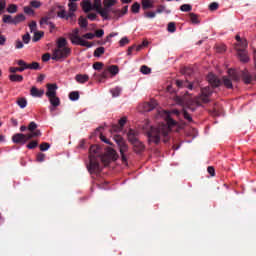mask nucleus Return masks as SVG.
<instances>
[{"mask_svg":"<svg viewBox=\"0 0 256 256\" xmlns=\"http://www.w3.org/2000/svg\"><path fill=\"white\" fill-rule=\"evenodd\" d=\"M171 114L179 117L181 112H179V110H172L171 112L160 110L158 111L157 119H163L166 124L162 123L159 127L149 126V124L146 125V129L149 126L146 131L149 143L157 144L161 141V137H167V135L171 133V128L177 125V121L171 118Z\"/></svg>","mask_w":256,"mask_h":256,"instance_id":"f257e3e1","label":"nucleus"},{"mask_svg":"<svg viewBox=\"0 0 256 256\" xmlns=\"http://www.w3.org/2000/svg\"><path fill=\"white\" fill-rule=\"evenodd\" d=\"M228 75L229 77L224 76L221 81L215 74L210 73L207 76L208 83L212 87H221V85H224L226 89H233V81H240L241 76H239V72L233 69L228 70Z\"/></svg>","mask_w":256,"mask_h":256,"instance_id":"f03ea898","label":"nucleus"},{"mask_svg":"<svg viewBox=\"0 0 256 256\" xmlns=\"http://www.w3.org/2000/svg\"><path fill=\"white\" fill-rule=\"evenodd\" d=\"M71 56V48L67 46V39L60 37L56 41V48L52 51V61H65Z\"/></svg>","mask_w":256,"mask_h":256,"instance_id":"7ed1b4c3","label":"nucleus"},{"mask_svg":"<svg viewBox=\"0 0 256 256\" xmlns=\"http://www.w3.org/2000/svg\"><path fill=\"white\" fill-rule=\"evenodd\" d=\"M33 137H41V130H35V132H32L30 134H15L12 137V141L17 145H25V143H27V141H29L30 139H33Z\"/></svg>","mask_w":256,"mask_h":256,"instance_id":"20e7f679","label":"nucleus"},{"mask_svg":"<svg viewBox=\"0 0 256 256\" xmlns=\"http://www.w3.org/2000/svg\"><path fill=\"white\" fill-rule=\"evenodd\" d=\"M104 7L98 10V15L102 17L104 21H109V13H111V7L117 5V0H105L103 2Z\"/></svg>","mask_w":256,"mask_h":256,"instance_id":"39448f33","label":"nucleus"},{"mask_svg":"<svg viewBox=\"0 0 256 256\" xmlns=\"http://www.w3.org/2000/svg\"><path fill=\"white\" fill-rule=\"evenodd\" d=\"M114 141L117 143L119 147V151H120V155L123 163L127 165V156L125 155V153L129 151V146H127V144L125 143V140H123V137L119 135H114Z\"/></svg>","mask_w":256,"mask_h":256,"instance_id":"423d86ee","label":"nucleus"},{"mask_svg":"<svg viewBox=\"0 0 256 256\" xmlns=\"http://www.w3.org/2000/svg\"><path fill=\"white\" fill-rule=\"evenodd\" d=\"M89 164L87 165V169L89 173H98V171H101V168L99 166V161H101V158H97L96 156H89Z\"/></svg>","mask_w":256,"mask_h":256,"instance_id":"0eeeda50","label":"nucleus"},{"mask_svg":"<svg viewBox=\"0 0 256 256\" xmlns=\"http://www.w3.org/2000/svg\"><path fill=\"white\" fill-rule=\"evenodd\" d=\"M100 159L104 165H109L110 161H116L117 152L113 148H108L105 155L101 156Z\"/></svg>","mask_w":256,"mask_h":256,"instance_id":"6e6552de","label":"nucleus"},{"mask_svg":"<svg viewBox=\"0 0 256 256\" xmlns=\"http://www.w3.org/2000/svg\"><path fill=\"white\" fill-rule=\"evenodd\" d=\"M212 93L213 90L211 89V87L207 86L202 88L201 94L199 96L200 101H202L203 103H209V97H211Z\"/></svg>","mask_w":256,"mask_h":256,"instance_id":"1a4fd4ad","label":"nucleus"},{"mask_svg":"<svg viewBox=\"0 0 256 256\" xmlns=\"http://www.w3.org/2000/svg\"><path fill=\"white\" fill-rule=\"evenodd\" d=\"M69 13L66 17L67 21L71 19L72 23H75V11H77V3L69 1L68 3Z\"/></svg>","mask_w":256,"mask_h":256,"instance_id":"9d476101","label":"nucleus"},{"mask_svg":"<svg viewBox=\"0 0 256 256\" xmlns=\"http://www.w3.org/2000/svg\"><path fill=\"white\" fill-rule=\"evenodd\" d=\"M46 87H47L46 97L50 98V97L57 96V89H59L57 84H47Z\"/></svg>","mask_w":256,"mask_h":256,"instance_id":"9b49d317","label":"nucleus"},{"mask_svg":"<svg viewBox=\"0 0 256 256\" xmlns=\"http://www.w3.org/2000/svg\"><path fill=\"white\" fill-rule=\"evenodd\" d=\"M237 55L242 63H248L249 55L247 54V49L237 48Z\"/></svg>","mask_w":256,"mask_h":256,"instance_id":"f8f14e48","label":"nucleus"},{"mask_svg":"<svg viewBox=\"0 0 256 256\" xmlns=\"http://www.w3.org/2000/svg\"><path fill=\"white\" fill-rule=\"evenodd\" d=\"M157 107V101L151 100L150 102H145L142 104V109L144 113H149V111H153Z\"/></svg>","mask_w":256,"mask_h":256,"instance_id":"ddd939ff","label":"nucleus"},{"mask_svg":"<svg viewBox=\"0 0 256 256\" xmlns=\"http://www.w3.org/2000/svg\"><path fill=\"white\" fill-rule=\"evenodd\" d=\"M82 11L84 13H89L90 11H95V8L93 7V4L91 3V0H83L81 2Z\"/></svg>","mask_w":256,"mask_h":256,"instance_id":"4468645a","label":"nucleus"},{"mask_svg":"<svg viewBox=\"0 0 256 256\" xmlns=\"http://www.w3.org/2000/svg\"><path fill=\"white\" fill-rule=\"evenodd\" d=\"M48 99L52 106V107H50V111H55V109H57V107H59V105H61V99H59V97H57V96H52Z\"/></svg>","mask_w":256,"mask_h":256,"instance_id":"2eb2a0df","label":"nucleus"},{"mask_svg":"<svg viewBox=\"0 0 256 256\" xmlns=\"http://www.w3.org/2000/svg\"><path fill=\"white\" fill-rule=\"evenodd\" d=\"M30 95L32 97L41 98V97H43V95H45V90L44 89H38L37 87L33 86L30 90Z\"/></svg>","mask_w":256,"mask_h":256,"instance_id":"dca6fc26","label":"nucleus"},{"mask_svg":"<svg viewBox=\"0 0 256 256\" xmlns=\"http://www.w3.org/2000/svg\"><path fill=\"white\" fill-rule=\"evenodd\" d=\"M101 148L98 145H92L90 147V157H96V159H101L99 155Z\"/></svg>","mask_w":256,"mask_h":256,"instance_id":"f3484780","label":"nucleus"},{"mask_svg":"<svg viewBox=\"0 0 256 256\" xmlns=\"http://www.w3.org/2000/svg\"><path fill=\"white\" fill-rule=\"evenodd\" d=\"M239 77L242 76V80L246 85H249L251 83V81H253V78L251 77V74H249V72L247 71H243L241 73H239Z\"/></svg>","mask_w":256,"mask_h":256,"instance_id":"a211bd4d","label":"nucleus"},{"mask_svg":"<svg viewBox=\"0 0 256 256\" xmlns=\"http://www.w3.org/2000/svg\"><path fill=\"white\" fill-rule=\"evenodd\" d=\"M125 123H127V118L123 117L119 120V126H113L111 131H114L115 133H119V131L123 130V127H125Z\"/></svg>","mask_w":256,"mask_h":256,"instance_id":"6ab92c4d","label":"nucleus"},{"mask_svg":"<svg viewBox=\"0 0 256 256\" xmlns=\"http://www.w3.org/2000/svg\"><path fill=\"white\" fill-rule=\"evenodd\" d=\"M75 81L80 84L87 83L89 81V75L87 74H77L75 76Z\"/></svg>","mask_w":256,"mask_h":256,"instance_id":"aec40b11","label":"nucleus"},{"mask_svg":"<svg viewBox=\"0 0 256 256\" xmlns=\"http://www.w3.org/2000/svg\"><path fill=\"white\" fill-rule=\"evenodd\" d=\"M132 145L136 153H141V151L145 150V145L139 140H136Z\"/></svg>","mask_w":256,"mask_h":256,"instance_id":"412c9836","label":"nucleus"},{"mask_svg":"<svg viewBox=\"0 0 256 256\" xmlns=\"http://www.w3.org/2000/svg\"><path fill=\"white\" fill-rule=\"evenodd\" d=\"M9 79L12 83H21L23 82V75L11 74L9 75Z\"/></svg>","mask_w":256,"mask_h":256,"instance_id":"4be33fe9","label":"nucleus"},{"mask_svg":"<svg viewBox=\"0 0 256 256\" xmlns=\"http://www.w3.org/2000/svg\"><path fill=\"white\" fill-rule=\"evenodd\" d=\"M128 11H129V6H124L121 10L119 9L113 10L112 13H119V15L117 16V19H120V17L127 15Z\"/></svg>","mask_w":256,"mask_h":256,"instance_id":"5701e85b","label":"nucleus"},{"mask_svg":"<svg viewBox=\"0 0 256 256\" xmlns=\"http://www.w3.org/2000/svg\"><path fill=\"white\" fill-rule=\"evenodd\" d=\"M107 68L111 77H115L116 75L119 74V66L111 65V66H108Z\"/></svg>","mask_w":256,"mask_h":256,"instance_id":"b1692460","label":"nucleus"},{"mask_svg":"<svg viewBox=\"0 0 256 256\" xmlns=\"http://www.w3.org/2000/svg\"><path fill=\"white\" fill-rule=\"evenodd\" d=\"M155 4L153 0H142V8L143 9H153Z\"/></svg>","mask_w":256,"mask_h":256,"instance_id":"393cba45","label":"nucleus"},{"mask_svg":"<svg viewBox=\"0 0 256 256\" xmlns=\"http://www.w3.org/2000/svg\"><path fill=\"white\" fill-rule=\"evenodd\" d=\"M248 46L249 42H247V39L242 38V40L236 44V51L237 49H247Z\"/></svg>","mask_w":256,"mask_h":256,"instance_id":"a878e982","label":"nucleus"},{"mask_svg":"<svg viewBox=\"0 0 256 256\" xmlns=\"http://www.w3.org/2000/svg\"><path fill=\"white\" fill-rule=\"evenodd\" d=\"M25 15L24 14H18L13 18V25H19V23H23L25 21Z\"/></svg>","mask_w":256,"mask_h":256,"instance_id":"bb28decb","label":"nucleus"},{"mask_svg":"<svg viewBox=\"0 0 256 256\" xmlns=\"http://www.w3.org/2000/svg\"><path fill=\"white\" fill-rule=\"evenodd\" d=\"M45 32L43 31H38L34 32V36L32 38L33 43H37L38 41H41V38L44 37Z\"/></svg>","mask_w":256,"mask_h":256,"instance_id":"cd10ccee","label":"nucleus"},{"mask_svg":"<svg viewBox=\"0 0 256 256\" xmlns=\"http://www.w3.org/2000/svg\"><path fill=\"white\" fill-rule=\"evenodd\" d=\"M128 141H130L132 145L136 143V141H139V139H137V136L135 135V132H133V130H130L128 132Z\"/></svg>","mask_w":256,"mask_h":256,"instance_id":"c85d7f7f","label":"nucleus"},{"mask_svg":"<svg viewBox=\"0 0 256 256\" xmlns=\"http://www.w3.org/2000/svg\"><path fill=\"white\" fill-rule=\"evenodd\" d=\"M121 91H122L121 87L116 86L115 88H112L110 90V93L112 94V97H119V95H121Z\"/></svg>","mask_w":256,"mask_h":256,"instance_id":"c756f323","label":"nucleus"},{"mask_svg":"<svg viewBox=\"0 0 256 256\" xmlns=\"http://www.w3.org/2000/svg\"><path fill=\"white\" fill-rule=\"evenodd\" d=\"M180 11L183 13H189L190 11H193V6H191V4H183L180 6Z\"/></svg>","mask_w":256,"mask_h":256,"instance_id":"7c9ffc66","label":"nucleus"},{"mask_svg":"<svg viewBox=\"0 0 256 256\" xmlns=\"http://www.w3.org/2000/svg\"><path fill=\"white\" fill-rule=\"evenodd\" d=\"M189 17H190L191 23H193L194 25H199V16H197V14L190 13Z\"/></svg>","mask_w":256,"mask_h":256,"instance_id":"2f4dec72","label":"nucleus"},{"mask_svg":"<svg viewBox=\"0 0 256 256\" xmlns=\"http://www.w3.org/2000/svg\"><path fill=\"white\" fill-rule=\"evenodd\" d=\"M81 47H87V49H91L93 47V44L89 43L87 40L80 38V42L78 43Z\"/></svg>","mask_w":256,"mask_h":256,"instance_id":"473e14b6","label":"nucleus"},{"mask_svg":"<svg viewBox=\"0 0 256 256\" xmlns=\"http://www.w3.org/2000/svg\"><path fill=\"white\" fill-rule=\"evenodd\" d=\"M70 41L72 45H79V42L81 41V37L77 35H70Z\"/></svg>","mask_w":256,"mask_h":256,"instance_id":"72a5a7b5","label":"nucleus"},{"mask_svg":"<svg viewBox=\"0 0 256 256\" xmlns=\"http://www.w3.org/2000/svg\"><path fill=\"white\" fill-rule=\"evenodd\" d=\"M27 69H31V70H34V71H39V69H41V66L39 65L38 62H32L31 64H28Z\"/></svg>","mask_w":256,"mask_h":256,"instance_id":"f704fd0d","label":"nucleus"},{"mask_svg":"<svg viewBox=\"0 0 256 256\" xmlns=\"http://www.w3.org/2000/svg\"><path fill=\"white\" fill-rule=\"evenodd\" d=\"M69 99L70 101H79V93L77 91L70 92Z\"/></svg>","mask_w":256,"mask_h":256,"instance_id":"c9c22d12","label":"nucleus"},{"mask_svg":"<svg viewBox=\"0 0 256 256\" xmlns=\"http://www.w3.org/2000/svg\"><path fill=\"white\" fill-rule=\"evenodd\" d=\"M78 25H80L82 28H85L87 25H89V22L87 21V18L80 17L78 19Z\"/></svg>","mask_w":256,"mask_h":256,"instance_id":"e433bc0d","label":"nucleus"},{"mask_svg":"<svg viewBox=\"0 0 256 256\" xmlns=\"http://www.w3.org/2000/svg\"><path fill=\"white\" fill-rule=\"evenodd\" d=\"M105 53V47H98L95 51H94V57H100Z\"/></svg>","mask_w":256,"mask_h":256,"instance_id":"4c0bfd02","label":"nucleus"},{"mask_svg":"<svg viewBox=\"0 0 256 256\" xmlns=\"http://www.w3.org/2000/svg\"><path fill=\"white\" fill-rule=\"evenodd\" d=\"M17 105L20 106V109H25L27 107V99L25 98L18 99Z\"/></svg>","mask_w":256,"mask_h":256,"instance_id":"58836bf2","label":"nucleus"},{"mask_svg":"<svg viewBox=\"0 0 256 256\" xmlns=\"http://www.w3.org/2000/svg\"><path fill=\"white\" fill-rule=\"evenodd\" d=\"M7 13H17V4H9L7 7Z\"/></svg>","mask_w":256,"mask_h":256,"instance_id":"ea45409f","label":"nucleus"},{"mask_svg":"<svg viewBox=\"0 0 256 256\" xmlns=\"http://www.w3.org/2000/svg\"><path fill=\"white\" fill-rule=\"evenodd\" d=\"M109 77H111V74L109 72V68H106L102 71V73L100 74V78L101 79H109Z\"/></svg>","mask_w":256,"mask_h":256,"instance_id":"a19ab883","label":"nucleus"},{"mask_svg":"<svg viewBox=\"0 0 256 256\" xmlns=\"http://www.w3.org/2000/svg\"><path fill=\"white\" fill-rule=\"evenodd\" d=\"M13 19L11 15H4L2 18L3 23H9L10 25H13Z\"/></svg>","mask_w":256,"mask_h":256,"instance_id":"79ce46f5","label":"nucleus"},{"mask_svg":"<svg viewBox=\"0 0 256 256\" xmlns=\"http://www.w3.org/2000/svg\"><path fill=\"white\" fill-rule=\"evenodd\" d=\"M92 6L94 7V11H96V13H98L99 9L102 8L101 0H94V4H92Z\"/></svg>","mask_w":256,"mask_h":256,"instance_id":"37998d69","label":"nucleus"},{"mask_svg":"<svg viewBox=\"0 0 256 256\" xmlns=\"http://www.w3.org/2000/svg\"><path fill=\"white\" fill-rule=\"evenodd\" d=\"M157 13H167V14H169V13H171V10H167V9L165 8V6L160 5V6L156 9V14H157Z\"/></svg>","mask_w":256,"mask_h":256,"instance_id":"c03bdc74","label":"nucleus"},{"mask_svg":"<svg viewBox=\"0 0 256 256\" xmlns=\"http://www.w3.org/2000/svg\"><path fill=\"white\" fill-rule=\"evenodd\" d=\"M22 41L25 43V45H29L31 41V35L29 33H26L22 36Z\"/></svg>","mask_w":256,"mask_h":256,"instance_id":"a18cd8bd","label":"nucleus"},{"mask_svg":"<svg viewBox=\"0 0 256 256\" xmlns=\"http://www.w3.org/2000/svg\"><path fill=\"white\" fill-rule=\"evenodd\" d=\"M9 71H10L12 74L17 73V71H19V73H23V71H25V68H21V67H10V68H9Z\"/></svg>","mask_w":256,"mask_h":256,"instance_id":"49530a36","label":"nucleus"},{"mask_svg":"<svg viewBox=\"0 0 256 256\" xmlns=\"http://www.w3.org/2000/svg\"><path fill=\"white\" fill-rule=\"evenodd\" d=\"M168 31L169 33H175V31H177V27H175V22H170L168 24Z\"/></svg>","mask_w":256,"mask_h":256,"instance_id":"de8ad7c7","label":"nucleus"},{"mask_svg":"<svg viewBox=\"0 0 256 256\" xmlns=\"http://www.w3.org/2000/svg\"><path fill=\"white\" fill-rule=\"evenodd\" d=\"M140 71L143 73V75H149V73H151V68L144 65L140 68Z\"/></svg>","mask_w":256,"mask_h":256,"instance_id":"09e8293b","label":"nucleus"},{"mask_svg":"<svg viewBox=\"0 0 256 256\" xmlns=\"http://www.w3.org/2000/svg\"><path fill=\"white\" fill-rule=\"evenodd\" d=\"M17 65H19V67L21 69H24V71H25V69H28L29 64H27L24 60H18Z\"/></svg>","mask_w":256,"mask_h":256,"instance_id":"8fccbe9b","label":"nucleus"},{"mask_svg":"<svg viewBox=\"0 0 256 256\" xmlns=\"http://www.w3.org/2000/svg\"><path fill=\"white\" fill-rule=\"evenodd\" d=\"M51 18H49V17H43V18H41V20H40V25L41 26H43V25H49V23H51Z\"/></svg>","mask_w":256,"mask_h":256,"instance_id":"3c124183","label":"nucleus"},{"mask_svg":"<svg viewBox=\"0 0 256 256\" xmlns=\"http://www.w3.org/2000/svg\"><path fill=\"white\" fill-rule=\"evenodd\" d=\"M28 27L30 28L31 33H33V31L37 32V22L36 21H31V23L28 25Z\"/></svg>","mask_w":256,"mask_h":256,"instance_id":"603ef678","label":"nucleus"},{"mask_svg":"<svg viewBox=\"0 0 256 256\" xmlns=\"http://www.w3.org/2000/svg\"><path fill=\"white\" fill-rule=\"evenodd\" d=\"M31 7H33L34 9H39V7H41V2L38 0H32L30 2Z\"/></svg>","mask_w":256,"mask_h":256,"instance_id":"864d4df0","label":"nucleus"},{"mask_svg":"<svg viewBox=\"0 0 256 256\" xmlns=\"http://www.w3.org/2000/svg\"><path fill=\"white\" fill-rule=\"evenodd\" d=\"M37 129V123L30 122L28 125V131H31V133H35V130Z\"/></svg>","mask_w":256,"mask_h":256,"instance_id":"5fc2aeb1","label":"nucleus"},{"mask_svg":"<svg viewBox=\"0 0 256 256\" xmlns=\"http://www.w3.org/2000/svg\"><path fill=\"white\" fill-rule=\"evenodd\" d=\"M119 45L120 47H125V45H129V38L127 37L121 38V40L119 41Z\"/></svg>","mask_w":256,"mask_h":256,"instance_id":"6e6d98bb","label":"nucleus"},{"mask_svg":"<svg viewBox=\"0 0 256 256\" xmlns=\"http://www.w3.org/2000/svg\"><path fill=\"white\" fill-rule=\"evenodd\" d=\"M141 9V5L139 3H134L132 5V13H139V10Z\"/></svg>","mask_w":256,"mask_h":256,"instance_id":"4d7b16f0","label":"nucleus"},{"mask_svg":"<svg viewBox=\"0 0 256 256\" xmlns=\"http://www.w3.org/2000/svg\"><path fill=\"white\" fill-rule=\"evenodd\" d=\"M103 63L102 62H96L93 64V69H95V71H101V69H103Z\"/></svg>","mask_w":256,"mask_h":256,"instance_id":"13d9d810","label":"nucleus"},{"mask_svg":"<svg viewBox=\"0 0 256 256\" xmlns=\"http://www.w3.org/2000/svg\"><path fill=\"white\" fill-rule=\"evenodd\" d=\"M182 114L184 119H186V121H193V118L191 117V115H189V113L187 112V110H182Z\"/></svg>","mask_w":256,"mask_h":256,"instance_id":"bf43d9fd","label":"nucleus"},{"mask_svg":"<svg viewBox=\"0 0 256 256\" xmlns=\"http://www.w3.org/2000/svg\"><path fill=\"white\" fill-rule=\"evenodd\" d=\"M49 147H51V145H49L47 142H44L40 144V151H49Z\"/></svg>","mask_w":256,"mask_h":256,"instance_id":"052dcab7","label":"nucleus"},{"mask_svg":"<svg viewBox=\"0 0 256 256\" xmlns=\"http://www.w3.org/2000/svg\"><path fill=\"white\" fill-rule=\"evenodd\" d=\"M209 9L210 11H217L219 9V3L217 2H212L210 5H209Z\"/></svg>","mask_w":256,"mask_h":256,"instance_id":"680f3d73","label":"nucleus"},{"mask_svg":"<svg viewBox=\"0 0 256 256\" xmlns=\"http://www.w3.org/2000/svg\"><path fill=\"white\" fill-rule=\"evenodd\" d=\"M39 145V142L37 141H31L27 144V149H35Z\"/></svg>","mask_w":256,"mask_h":256,"instance_id":"e2e57ef3","label":"nucleus"},{"mask_svg":"<svg viewBox=\"0 0 256 256\" xmlns=\"http://www.w3.org/2000/svg\"><path fill=\"white\" fill-rule=\"evenodd\" d=\"M24 13H26V15H33L35 11H33V8H31L30 6H25Z\"/></svg>","mask_w":256,"mask_h":256,"instance_id":"0e129e2a","label":"nucleus"},{"mask_svg":"<svg viewBox=\"0 0 256 256\" xmlns=\"http://www.w3.org/2000/svg\"><path fill=\"white\" fill-rule=\"evenodd\" d=\"M69 14H67V12L65 10L59 11L58 12V17H60V19H66L67 20V16Z\"/></svg>","mask_w":256,"mask_h":256,"instance_id":"69168bd1","label":"nucleus"},{"mask_svg":"<svg viewBox=\"0 0 256 256\" xmlns=\"http://www.w3.org/2000/svg\"><path fill=\"white\" fill-rule=\"evenodd\" d=\"M23 47H25L23 42H21V40H17L15 44V49H23Z\"/></svg>","mask_w":256,"mask_h":256,"instance_id":"338daca9","label":"nucleus"},{"mask_svg":"<svg viewBox=\"0 0 256 256\" xmlns=\"http://www.w3.org/2000/svg\"><path fill=\"white\" fill-rule=\"evenodd\" d=\"M87 19L90 21H95L97 19V15L95 13H90L87 15Z\"/></svg>","mask_w":256,"mask_h":256,"instance_id":"774afa93","label":"nucleus"}]
</instances>
